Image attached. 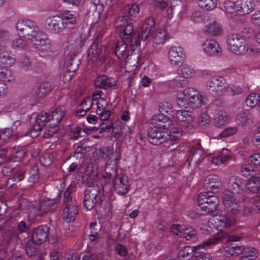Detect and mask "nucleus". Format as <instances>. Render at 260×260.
Here are the masks:
<instances>
[{"label": "nucleus", "instance_id": "nucleus-1", "mask_svg": "<svg viewBox=\"0 0 260 260\" xmlns=\"http://www.w3.org/2000/svg\"><path fill=\"white\" fill-rule=\"evenodd\" d=\"M77 21L75 15L68 12L61 16L55 15L47 18L46 26L50 32L58 34L75 28Z\"/></svg>", "mask_w": 260, "mask_h": 260}, {"label": "nucleus", "instance_id": "nucleus-2", "mask_svg": "<svg viewBox=\"0 0 260 260\" xmlns=\"http://www.w3.org/2000/svg\"><path fill=\"white\" fill-rule=\"evenodd\" d=\"M72 192V187L69 186L64 192L63 198L64 208L62 218L65 221L68 223L75 220L79 212L77 202L76 199L71 196Z\"/></svg>", "mask_w": 260, "mask_h": 260}, {"label": "nucleus", "instance_id": "nucleus-3", "mask_svg": "<svg viewBox=\"0 0 260 260\" xmlns=\"http://www.w3.org/2000/svg\"><path fill=\"white\" fill-rule=\"evenodd\" d=\"M198 202L201 210L207 213L215 211L219 203L216 196L210 194L207 192H201L199 194Z\"/></svg>", "mask_w": 260, "mask_h": 260}, {"label": "nucleus", "instance_id": "nucleus-4", "mask_svg": "<svg viewBox=\"0 0 260 260\" xmlns=\"http://www.w3.org/2000/svg\"><path fill=\"white\" fill-rule=\"evenodd\" d=\"M102 193L98 186L86 189L84 191L83 205L88 210H91L98 203L102 202Z\"/></svg>", "mask_w": 260, "mask_h": 260}, {"label": "nucleus", "instance_id": "nucleus-5", "mask_svg": "<svg viewBox=\"0 0 260 260\" xmlns=\"http://www.w3.org/2000/svg\"><path fill=\"white\" fill-rule=\"evenodd\" d=\"M227 44L230 50L238 55L244 54L248 49L244 39L236 34H231L228 37Z\"/></svg>", "mask_w": 260, "mask_h": 260}, {"label": "nucleus", "instance_id": "nucleus-6", "mask_svg": "<svg viewBox=\"0 0 260 260\" xmlns=\"http://www.w3.org/2000/svg\"><path fill=\"white\" fill-rule=\"evenodd\" d=\"M16 29L28 40L32 39L39 32L35 23L30 20H19L16 24Z\"/></svg>", "mask_w": 260, "mask_h": 260}, {"label": "nucleus", "instance_id": "nucleus-7", "mask_svg": "<svg viewBox=\"0 0 260 260\" xmlns=\"http://www.w3.org/2000/svg\"><path fill=\"white\" fill-rule=\"evenodd\" d=\"M169 134L164 129H160L157 126L151 127L148 131V137L149 142L154 145H159L165 143V146H169Z\"/></svg>", "mask_w": 260, "mask_h": 260}, {"label": "nucleus", "instance_id": "nucleus-8", "mask_svg": "<svg viewBox=\"0 0 260 260\" xmlns=\"http://www.w3.org/2000/svg\"><path fill=\"white\" fill-rule=\"evenodd\" d=\"M60 195H58L55 199L45 198L41 199L39 204L36 207L37 214L42 216L45 214L52 212L55 209L56 204L60 201Z\"/></svg>", "mask_w": 260, "mask_h": 260}, {"label": "nucleus", "instance_id": "nucleus-9", "mask_svg": "<svg viewBox=\"0 0 260 260\" xmlns=\"http://www.w3.org/2000/svg\"><path fill=\"white\" fill-rule=\"evenodd\" d=\"M226 88V81L222 77L212 78L206 85V90L208 93L214 96L220 95Z\"/></svg>", "mask_w": 260, "mask_h": 260}, {"label": "nucleus", "instance_id": "nucleus-10", "mask_svg": "<svg viewBox=\"0 0 260 260\" xmlns=\"http://www.w3.org/2000/svg\"><path fill=\"white\" fill-rule=\"evenodd\" d=\"M46 123H49V114L46 112H41L35 118L34 122L32 123V126L29 131V135L32 138H36L39 136L42 127L46 125Z\"/></svg>", "mask_w": 260, "mask_h": 260}, {"label": "nucleus", "instance_id": "nucleus-11", "mask_svg": "<svg viewBox=\"0 0 260 260\" xmlns=\"http://www.w3.org/2000/svg\"><path fill=\"white\" fill-rule=\"evenodd\" d=\"M99 37H96L87 51V56L89 60L93 61H99L101 62L105 61V47L98 48Z\"/></svg>", "mask_w": 260, "mask_h": 260}, {"label": "nucleus", "instance_id": "nucleus-12", "mask_svg": "<svg viewBox=\"0 0 260 260\" xmlns=\"http://www.w3.org/2000/svg\"><path fill=\"white\" fill-rule=\"evenodd\" d=\"M50 228L46 224L39 225L34 228L31 232V240L37 245L45 242L49 235Z\"/></svg>", "mask_w": 260, "mask_h": 260}, {"label": "nucleus", "instance_id": "nucleus-13", "mask_svg": "<svg viewBox=\"0 0 260 260\" xmlns=\"http://www.w3.org/2000/svg\"><path fill=\"white\" fill-rule=\"evenodd\" d=\"M220 241V238L219 237H214L208 239L201 244H199V246H200L194 252L192 260H211L210 255L205 253L202 249L206 248L208 246L215 245Z\"/></svg>", "mask_w": 260, "mask_h": 260}, {"label": "nucleus", "instance_id": "nucleus-14", "mask_svg": "<svg viewBox=\"0 0 260 260\" xmlns=\"http://www.w3.org/2000/svg\"><path fill=\"white\" fill-rule=\"evenodd\" d=\"M30 40L34 48L40 51H46L51 48L50 41L47 36L42 31H39Z\"/></svg>", "mask_w": 260, "mask_h": 260}, {"label": "nucleus", "instance_id": "nucleus-15", "mask_svg": "<svg viewBox=\"0 0 260 260\" xmlns=\"http://www.w3.org/2000/svg\"><path fill=\"white\" fill-rule=\"evenodd\" d=\"M112 183L116 192L119 195L124 196L128 192V181L127 176L115 175L112 179Z\"/></svg>", "mask_w": 260, "mask_h": 260}, {"label": "nucleus", "instance_id": "nucleus-16", "mask_svg": "<svg viewBox=\"0 0 260 260\" xmlns=\"http://www.w3.org/2000/svg\"><path fill=\"white\" fill-rule=\"evenodd\" d=\"M168 56L171 63L173 66H180L184 62L185 54L180 47L172 46L169 50Z\"/></svg>", "mask_w": 260, "mask_h": 260}, {"label": "nucleus", "instance_id": "nucleus-17", "mask_svg": "<svg viewBox=\"0 0 260 260\" xmlns=\"http://www.w3.org/2000/svg\"><path fill=\"white\" fill-rule=\"evenodd\" d=\"M121 158L120 153H117L115 156L111 157L106 163L105 169L106 177L110 179L113 174H117L118 161Z\"/></svg>", "mask_w": 260, "mask_h": 260}, {"label": "nucleus", "instance_id": "nucleus-18", "mask_svg": "<svg viewBox=\"0 0 260 260\" xmlns=\"http://www.w3.org/2000/svg\"><path fill=\"white\" fill-rule=\"evenodd\" d=\"M202 46L204 52L209 56H217L221 54V49L214 40H206Z\"/></svg>", "mask_w": 260, "mask_h": 260}, {"label": "nucleus", "instance_id": "nucleus-19", "mask_svg": "<svg viewBox=\"0 0 260 260\" xmlns=\"http://www.w3.org/2000/svg\"><path fill=\"white\" fill-rule=\"evenodd\" d=\"M155 26L154 18L152 17L147 18L143 23L138 36L143 41L147 40L149 37L152 28Z\"/></svg>", "mask_w": 260, "mask_h": 260}, {"label": "nucleus", "instance_id": "nucleus-20", "mask_svg": "<svg viewBox=\"0 0 260 260\" xmlns=\"http://www.w3.org/2000/svg\"><path fill=\"white\" fill-rule=\"evenodd\" d=\"M14 80L10 70L0 69V96H4L7 92V87L6 82H10Z\"/></svg>", "mask_w": 260, "mask_h": 260}, {"label": "nucleus", "instance_id": "nucleus-21", "mask_svg": "<svg viewBox=\"0 0 260 260\" xmlns=\"http://www.w3.org/2000/svg\"><path fill=\"white\" fill-rule=\"evenodd\" d=\"M140 56L135 53L127 55L124 64L125 73L135 72L140 61Z\"/></svg>", "mask_w": 260, "mask_h": 260}, {"label": "nucleus", "instance_id": "nucleus-22", "mask_svg": "<svg viewBox=\"0 0 260 260\" xmlns=\"http://www.w3.org/2000/svg\"><path fill=\"white\" fill-rule=\"evenodd\" d=\"M152 120L154 126H157L160 129L164 130L169 128L171 123L169 118L162 114L154 115Z\"/></svg>", "mask_w": 260, "mask_h": 260}, {"label": "nucleus", "instance_id": "nucleus-23", "mask_svg": "<svg viewBox=\"0 0 260 260\" xmlns=\"http://www.w3.org/2000/svg\"><path fill=\"white\" fill-rule=\"evenodd\" d=\"M199 245L191 247L185 246L181 248L178 252L177 255L178 260H190L193 259L196 250L200 247Z\"/></svg>", "mask_w": 260, "mask_h": 260}, {"label": "nucleus", "instance_id": "nucleus-24", "mask_svg": "<svg viewBox=\"0 0 260 260\" xmlns=\"http://www.w3.org/2000/svg\"><path fill=\"white\" fill-rule=\"evenodd\" d=\"M95 87L106 89L109 87L115 89L117 88V84L115 82H111L110 79L105 75L99 76L94 81Z\"/></svg>", "mask_w": 260, "mask_h": 260}, {"label": "nucleus", "instance_id": "nucleus-25", "mask_svg": "<svg viewBox=\"0 0 260 260\" xmlns=\"http://www.w3.org/2000/svg\"><path fill=\"white\" fill-rule=\"evenodd\" d=\"M244 187H245V184L240 178L232 177L230 179L229 188L232 193H240Z\"/></svg>", "mask_w": 260, "mask_h": 260}, {"label": "nucleus", "instance_id": "nucleus-26", "mask_svg": "<svg viewBox=\"0 0 260 260\" xmlns=\"http://www.w3.org/2000/svg\"><path fill=\"white\" fill-rule=\"evenodd\" d=\"M236 6L237 12L248 14L251 12L254 5L252 0H236Z\"/></svg>", "mask_w": 260, "mask_h": 260}, {"label": "nucleus", "instance_id": "nucleus-27", "mask_svg": "<svg viewBox=\"0 0 260 260\" xmlns=\"http://www.w3.org/2000/svg\"><path fill=\"white\" fill-rule=\"evenodd\" d=\"M204 185L207 189H214L219 188L220 182L219 177L216 175H209L204 180Z\"/></svg>", "mask_w": 260, "mask_h": 260}, {"label": "nucleus", "instance_id": "nucleus-28", "mask_svg": "<svg viewBox=\"0 0 260 260\" xmlns=\"http://www.w3.org/2000/svg\"><path fill=\"white\" fill-rule=\"evenodd\" d=\"M182 136V130L180 128L172 127L170 131V134H169L168 141L169 145H166V147H170L172 146V150H174L175 147H174V143L178 140Z\"/></svg>", "mask_w": 260, "mask_h": 260}, {"label": "nucleus", "instance_id": "nucleus-29", "mask_svg": "<svg viewBox=\"0 0 260 260\" xmlns=\"http://www.w3.org/2000/svg\"><path fill=\"white\" fill-rule=\"evenodd\" d=\"M15 58L6 51L0 50V66L2 68H8L15 62Z\"/></svg>", "mask_w": 260, "mask_h": 260}, {"label": "nucleus", "instance_id": "nucleus-30", "mask_svg": "<svg viewBox=\"0 0 260 260\" xmlns=\"http://www.w3.org/2000/svg\"><path fill=\"white\" fill-rule=\"evenodd\" d=\"M245 188L252 193H257L260 190V178L258 177H250L247 183Z\"/></svg>", "mask_w": 260, "mask_h": 260}, {"label": "nucleus", "instance_id": "nucleus-31", "mask_svg": "<svg viewBox=\"0 0 260 260\" xmlns=\"http://www.w3.org/2000/svg\"><path fill=\"white\" fill-rule=\"evenodd\" d=\"M63 109L62 107H58L52 112L49 114V120H50V123L58 125V123L64 116Z\"/></svg>", "mask_w": 260, "mask_h": 260}, {"label": "nucleus", "instance_id": "nucleus-32", "mask_svg": "<svg viewBox=\"0 0 260 260\" xmlns=\"http://www.w3.org/2000/svg\"><path fill=\"white\" fill-rule=\"evenodd\" d=\"M127 45L123 41H118L115 48L116 56L119 59H122L127 56Z\"/></svg>", "mask_w": 260, "mask_h": 260}, {"label": "nucleus", "instance_id": "nucleus-33", "mask_svg": "<svg viewBox=\"0 0 260 260\" xmlns=\"http://www.w3.org/2000/svg\"><path fill=\"white\" fill-rule=\"evenodd\" d=\"M253 116L248 111H244L237 116V119L242 126L249 125L252 122Z\"/></svg>", "mask_w": 260, "mask_h": 260}, {"label": "nucleus", "instance_id": "nucleus-34", "mask_svg": "<svg viewBox=\"0 0 260 260\" xmlns=\"http://www.w3.org/2000/svg\"><path fill=\"white\" fill-rule=\"evenodd\" d=\"M176 117L179 121L190 123L193 121V116L191 112L186 110H177Z\"/></svg>", "mask_w": 260, "mask_h": 260}, {"label": "nucleus", "instance_id": "nucleus-35", "mask_svg": "<svg viewBox=\"0 0 260 260\" xmlns=\"http://www.w3.org/2000/svg\"><path fill=\"white\" fill-rule=\"evenodd\" d=\"M87 133L85 129L77 125H72L70 127L69 135L70 137L73 139H78L79 138L84 137L86 135Z\"/></svg>", "mask_w": 260, "mask_h": 260}, {"label": "nucleus", "instance_id": "nucleus-36", "mask_svg": "<svg viewBox=\"0 0 260 260\" xmlns=\"http://www.w3.org/2000/svg\"><path fill=\"white\" fill-rule=\"evenodd\" d=\"M204 30L213 36H216L220 34L222 29L219 23L214 21L213 23L209 24L204 27Z\"/></svg>", "mask_w": 260, "mask_h": 260}, {"label": "nucleus", "instance_id": "nucleus-37", "mask_svg": "<svg viewBox=\"0 0 260 260\" xmlns=\"http://www.w3.org/2000/svg\"><path fill=\"white\" fill-rule=\"evenodd\" d=\"M167 31L165 29H156L152 34L153 42L157 44L163 43L167 38Z\"/></svg>", "mask_w": 260, "mask_h": 260}, {"label": "nucleus", "instance_id": "nucleus-38", "mask_svg": "<svg viewBox=\"0 0 260 260\" xmlns=\"http://www.w3.org/2000/svg\"><path fill=\"white\" fill-rule=\"evenodd\" d=\"M59 129L57 124L48 123L46 129L44 131L43 137L44 138H50L56 134Z\"/></svg>", "mask_w": 260, "mask_h": 260}, {"label": "nucleus", "instance_id": "nucleus-39", "mask_svg": "<svg viewBox=\"0 0 260 260\" xmlns=\"http://www.w3.org/2000/svg\"><path fill=\"white\" fill-rule=\"evenodd\" d=\"M37 244L32 240H28L25 246V251L26 254L31 258L36 257L37 254Z\"/></svg>", "mask_w": 260, "mask_h": 260}, {"label": "nucleus", "instance_id": "nucleus-40", "mask_svg": "<svg viewBox=\"0 0 260 260\" xmlns=\"http://www.w3.org/2000/svg\"><path fill=\"white\" fill-rule=\"evenodd\" d=\"M124 10L127 12L128 20L129 21L133 20V18L135 17L140 12V8L138 4H133L128 5L125 7Z\"/></svg>", "mask_w": 260, "mask_h": 260}, {"label": "nucleus", "instance_id": "nucleus-41", "mask_svg": "<svg viewBox=\"0 0 260 260\" xmlns=\"http://www.w3.org/2000/svg\"><path fill=\"white\" fill-rule=\"evenodd\" d=\"M242 253L243 256L246 257L249 260L255 259L258 256L256 250L253 247H245L241 246Z\"/></svg>", "mask_w": 260, "mask_h": 260}, {"label": "nucleus", "instance_id": "nucleus-42", "mask_svg": "<svg viewBox=\"0 0 260 260\" xmlns=\"http://www.w3.org/2000/svg\"><path fill=\"white\" fill-rule=\"evenodd\" d=\"M199 6L206 10L211 11L217 6V0H198Z\"/></svg>", "mask_w": 260, "mask_h": 260}, {"label": "nucleus", "instance_id": "nucleus-43", "mask_svg": "<svg viewBox=\"0 0 260 260\" xmlns=\"http://www.w3.org/2000/svg\"><path fill=\"white\" fill-rule=\"evenodd\" d=\"M242 253L241 246H232L224 250V256L230 258L237 257Z\"/></svg>", "mask_w": 260, "mask_h": 260}, {"label": "nucleus", "instance_id": "nucleus-44", "mask_svg": "<svg viewBox=\"0 0 260 260\" xmlns=\"http://www.w3.org/2000/svg\"><path fill=\"white\" fill-rule=\"evenodd\" d=\"M117 153H120L119 152H113L112 148L110 147H105L100 149L99 150V155L100 157L106 159L111 157H115Z\"/></svg>", "mask_w": 260, "mask_h": 260}, {"label": "nucleus", "instance_id": "nucleus-45", "mask_svg": "<svg viewBox=\"0 0 260 260\" xmlns=\"http://www.w3.org/2000/svg\"><path fill=\"white\" fill-rule=\"evenodd\" d=\"M222 203L226 208L227 207H230V206H231V204L234 203L237 201L234 194L232 193L231 192H228L224 193L222 196Z\"/></svg>", "mask_w": 260, "mask_h": 260}, {"label": "nucleus", "instance_id": "nucleus-46", "mask_svg": "<svg viewBox=\"0 0 260 260\" xmlns=\"http://www.w3.org/2000/svg\"><path fill=\"white\" fill-rule=\"evenodd\" d=\"M179 74L182 75L184 78H190L194 74V71L187 65H184L179 70Z\"/></svg>", "mask_w": 260, "mask_h": 260}, {"label": "nucleus", "instance_id": "nucleus-47", "mask_svg": "<svg viewBox=\"0 0 260 260\" xmlns=\"http://www.w3.org/2000/svg\"><path fill=\"white\" fill-rule=\"evenodd\" d=\"M96 226H98V224L96 222H91L89 225L91 231L89 235V238L91 241H94L99 238V231L100 229L99 227L96 228Z\"/></svg>", "mask_w": 260, "mask_h": 260}, {"label": "nucleus", "instance_id": "nucleus-48", "mask_svg": "<svg viewBox=\"0 0 260 260\" xmlns=\"http://www.w3.org/2000/svg\"><path fill=\"white\" fill-rule=\"evenodd\" d=\"M176 102L178 106L181 108H191L190 105V101L185 96L181 95V93L177 95Z\"/></svg>", "mask_w": 260, "mask_h": 260}, {"label": "nucleus", "instance_id": "nucleus-49", "mask_svg": "<svg viewBox=\"0 0 260 260\" xmlns=\"http://www.w3.org/2000/svg\"><path fill=\"white\" fill-rule=\"evenodd\" d=\"M27 150L24 148L16 149L11 158L12 161H20L24 156Z\"/></svg>", "mask_w": 260, "mask_h": 260}, {"label": "nucleus", "instance_id": "nucleus-50", "mask_svg": "<svg viewBox=\"0 0 260 260\" xmlns=\"http://www.w3.org/2000/svg\"><path fill=\"white\" fill-rule=\"evenodd\" d=\"M226 88L228 93L233 96L242 94L244 91V89L239 85H230Z\"/></svg>", "mask_w": 260, "mask_h": 260}, {"label": "nucleus", "instance_id": "nucleus-51", "mask_svg": "<svg viewBox=\"0 0 260 260\" xmlns=\"http://www.w3.org/2000/svg\"><path fill=\"white\" fill-rule=\"evenodd\" d=\"M128 21H130L128 20V16H126V15L119 16L115 19L114 25L115 27L121 28L122 29Z\"/></svg>", "mask_w": 260, "mask_h": 260}, {"label": "nucleus", "instance_id": "nucleus-52", "mask_svg": "<svg viewBox=\"0 0 260 260\" xmlns=\"http://www.w3.org/2000/svg\"><path fill=\"white\" fill-rule=\"evenodd\" d=\"M241 171L242 175L245 177H248L249 176L253 177L254 176L253 174L254 169L250 164L243 165L241 167Z\"/></svg>", "mask_w": 260, "mask_h": 260}, {"label": "nucleus", "instance_id": "nucleus-53", "mask_svg": "<svg viewBox=\"0 0 260 260\" xmlns=\"http://www.w3.org/2000/svg\"><path fill=\"white\" fill-rule=\"evenodd\" d=\"M224 8L227 13H232L234 12H237L236 1L226 0L224 3Z\"/></svg>", "mask_w": 260, "mask_h": 260}, {"label": "nucleus", "instance_id": "nucleus-54", "mask_svg": "<svg viewBox=\"0 0 260 260\" xmlns=\"http://www.w3.org/2000/svg\"><path fill=\"white\" fill-rule=\"evenodd\" d=\"M79 64L75 62L73 58H71L65 62V66L69 72H75L78 69Z\"/></svg>", "mask_w": 260, "mask_h": 260}, {"label": "nucleus", "instance_id": "nucleus-55", "mask_svg": "<svg viewBox=\"0 0 260 260\" xmlns=\"http://www.w3.org/2000/svg\"><path fill=\"white\" fill-rule=\"evenodd\" d=\"M26 45L27 41L22 37L16 39L12 42V46L14 48L23 49Z\"/></svg>", "mask_w": 260, "mask_h": 260}, {"label": "nucleus", "instance_id": "nucleus-56", "mask_svg": "<svg viewBox=\"0 0 260 260\" xmlns=\"http://www.w3.org/2000/svg\"><path fill=\"white\" fill-rule=\"evenodd\" d=\"M259 97V95H257L255 93L249 94L246 100L247 106L251 108L254 107L257 104Z\"/></svg>", "mask_w": 260, "mask_h": 260}, {"label": "nucleus", "instance_id": "nucleus-57", "mask_svg": "<svg viewBox=\"0 0 260 260\" xmlns=\"http://www.w3.org/2000/svg\"><path fill=\"white\" fill-rule=\"evenodd\" d=\"M183 236L187 240L194 241L197 239V232L192 228H190V229H186L183 234Z\"/></svg>", "mask_w": 260, "mask_h": 260}, {"label": "nucleus", "instance_id": "nucleus-58", "mask_svg": "<svg viewBox=\"0 0 260 260\" xmlns=\"http://www.w3.org/2000/svg\"><path fill=\"white\" fill-rule=\"evenodd\" d=\"M189 100L190 101L189 103L190 105L191 106V108L192 109H194L200 107L202 103V100L201 99L199 93H198L197 95H196Z\"/></svg>", "mask_w": 260, "mask_h": 260}, {"label": "nucleus", "instance_id": "nucleus-59", "mask_svg": "<svg viewBox=\"0 0 260 260\" xmlns=\"http://www.w3.org/2000/svg\"><path fill=\"white\" fill-rule=\"evenodd\" d=\"M226 120V117L225 115L218 113L214 118V122L216 126L220 127L225 123Z\"/></svg>", "mask_w": 260, "mask_h": 260}, {"label": "nucleus", "instance_id": "nucleus-60", "mask_svg": "<svg viewBox=\"0 0 260 260\" xmlns=\"http://www.w3.org/2000/svg\"><path fill=\"white\" fill-rule=\"evenodd\" d=\"M39 178L38 174V170L37 167H34L29 172V177L28 181L32 184L35 183L38 181Z\"/></svg>", "mask_w": 260, "mask_h": 260}, {"label": "nucleus", "instance_id": "nucleus-61", "mask_svg": "<svg viewBox=\"0 0 260 260\" xmlns=\"http://www.w3.org/2000/svg\"><path fill=\"white\" fill-rule=\"evenodd\" d=\"M238 128L236 126L228 127L223 129L220 133V137L225 138L231 136L237 133Z\"/></svg>", "mask_w": 260, "mask_h": 260}, {"label": "nucleus", "instance_id": "nucleus-62", "mask_svg": "<svg viewBox=\"0 0 260 260\" xmlns=\"http://www.w3.org/2000/svg\"><path fill=\"white\" fill-rule=\"evenodd\" d=\"M182 75L177 76L173 80L174 84L178 87H184L187 84V81Z\"/></svg>", "mask_w": 260, "mask_h": 260}, {"label": "nucleus", "instance_id": "nucleus-63", "mask_svg": "<svg viewBox=\"0 0 260 260\" xmlns=\"http://www.w3.org/2000/svg\"><path fill=\"white\" fill-rule=\"evenodd\" d=\"M230 158V156L228 154L219 155L216 157H213L212 159V162L216 165H220L225 163Z\"/></svg>", "mask_w": 260, "mask_h": 260}, {"label": "nucleus", "instance_id": "nucleus-64", "mask_svg": "<svg viewBox=\"0 0 260 260\" xmlns=\"http://www.w3.org/2000/svg\"><path fill=\"white\" fill-rule=\"evenodd\" d=\"M39 89L40 92L46 94L53 89V85L51 83L45 82L40 85Z\"/></svg>", "mask_w": 260, "mask_h": 260}]
</instances>
